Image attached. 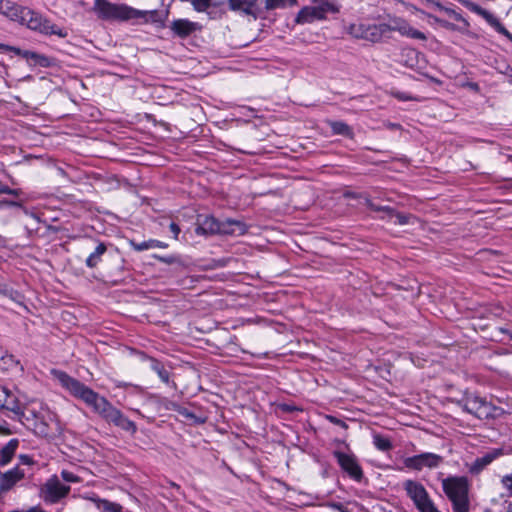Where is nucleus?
<instances>
[{"label": "nucleus", "instance_id": "obj_1", "mask_svg": "<svg viewBox=\"0 0 512 512\" xmlns=\"http://www.w3.org/2000/svg\"><path fill=\"white\" fill-rule=\"evenodd\" d=\"M57 378L61 385L73 396L81 399L91 406L106 421L113 423L127 432H135V424L125 417L118 409L112 406L104 397L90 389L79 380L69 376L65 372H58Z\"/></svg>", "mask_w": 512, "mask_h": 512}, {"label": "nucleus", "instance_id": "obj_2", "mask_svg": "<svg viewBox=\"0 0 512 512\" xmlns=\"http://www.w3.org/2000/svg\"><path fill=\"white\" fill-rule=\"evenodd\" d=\"M93 11L104 21H130L148 23L157 21V10H138L126 4L112 3L108 0H94Z\"/></svg>", "mask_w": 512, "mask_h": 512}, {"label": "nucleus", "instance_id": "obj_3", "mask_svg": "<svg viewBox=\"0 0 512 512\" xmlns=\"http://www.w3.org/2000/svg\"><path fill=\"white\" fill-rule=\"evenodd\" d=\"M442 488L451 501L454 512H469V483L466 477H447L442 480Z\"/></svg>", "mask_w": 512, "mask_h": 512}, {"label": "nucleus", "instance_id": "obj_4", "mask_svg": "<svg viewBox=\"0 0 512 512\" xmlns=\"http://www.w3.org/2000/svg\"><path fill=\"white\" fill-rule=\"evenodd\" d=\"M344 197L347 199L357 200L358 204L366 205L372 211L384 213L385 215L381 217L382 220L393 222L394 224H408L413 221V217L411 215H404L396 212L389 206L377 205L366 194L347 191L344 193Z\"/></svg>", "mask_w": 512, "mask_h": 512}, {"label": "nucleus", "instance_id": "obj_5", "mask_svg": "<svg viewBox=\"0 0 512 512\" xmlns=\"http://www.w3.org/2000/svg\"><path fill=\"white\" fill-rule=\"evenodd\" d=\"M20 23L27 25L28 28L43 33L45 35H57L60 38H66L68 31L53 24L45 19L39 13L26 8L22 11Z\"/></svg>", "mask_w": 512, "mask_h": 512}, {"label": "nucleus", "instance_id": "obj_6", "mask_svg": "<svg viewBox=\"0 0 512 512\" xmlns=\"http://www.w3.org/2000/svg\"><path fill=\"white\" fill-rule=\"evenodd\" d=\"M458 405L467 413L472 414L478 419H488L494 416L496 408L484 398L475 394H466Z\"/></svg>", "mask_w": 512, "mask_h": 512}, {"label": "nucleus", "instance_id": "obj_7", "mask_svg": "<svg viewBox=\"0 0 512 512\" xmlns=\"http://www.w3.org/2000/svg\"><path fill=\"white\" fill-rule=\"evenodd\" d=\"M403 487L420 512H439L421 483L415 480H406Z\"/></svg>", "mask_w": 512, "mask_h": 512}, {"label": "nucleus", "instance_id": "obj_8", "mask_svg": "<svg viewBox=\"0 0 512 512\" xmlns=\"http://www.w3.org/2000/svg\"><path fill=\"white\" fill-rule=\"evenodd\" d=\"M469 11L481 16L493 29L512 42V34L501 24L497 17L471 0H458Z\"/></svg>", "mask_w": 512, "mask_h": 512}, {"label": "nucleus", "instance_id": "obj_9", "mask_svg": "<svg viewBox=\"0 0 512 512\" xmlns=\"http://www.w3.org/2000/svg\"><path fill=\"white\" fill-rule=\"evenodd\" d=\"M70 492V486L61 483L56 475L50 477L41 488V497L47 503H57Z\"/></svg>", "mask_w": 512, "mask_h": 512}, {"label": "nucleus", "instance_id": "obj_10", "mask_svg": "<svg viewBox=\"0 0 512 512\" xmlns=\"http://www.w3.org/2000/svg\"><path fill=\"white\" fill-rule=\"evenodd\" d=\"M338 9L331 3H322L317 6H307L302 8L297 17L296 22L300 24L312 23L316 20L325 19L328 12L336 13Z\"/></svg>", "mask_w": 512, "mask_h": 512}, {"label": "nucleus", "instance_id": "obj_11", "mask_svg": "<svg viewBox=\"0 0 512 512\" xmlns=\"http://www.w3.org/2000/svg\"><path fill=\"white\" fill-rule=\"evenodd\" d=\"M442 461V456L426 452L405 458L404 465L408 469L421 471L423 468H437Z\"/></svg>", "mask_w": 512, "mask_h": 512}, {"label": "nucleus", "instance_id": "obj_12", "mask_svg": "<svg viewBox=\"0 0 512 512\" xmlns=\"http://www.w3.org/2000/svg\"><path fill=\"white\" fill-rule=\"evenodd\" d=\"M334 457L341 469L346 472L352 479L360 481L363 477V471L353 454H346L341 451H334Z\"/></svg>", "mask_w": 512, "mask_h": 512}, {"label": "nucleus", "instance_id": "obj_13", "mask_svg": "<svg viewBox=\"0 0 512 512\" xmlns=\"http://www.w3.org/2000/svg\"><path fill=\"white\" fill-rule=\"evenodd\" d=\"M0 50L2 52H13L15 55L26 59L31 65H37L40 67H49L51 65V60L49 57L33 51L22 50L18 47L10 46L4 43H0Z\"/></svg>", "mask_w": 512, "mask_h": 512}, {"label": "nucleus", "instance_id": "obj_14", "mask_svg": "<svg viewBox=\"0 0 512 512\" xmlns=\"http://www.w3.org/2000/svg\"><path fill=\"white\" fill-rule=\"evenodd\" d=\"M387 29L389 31H397L402 36L412 38V39H418V40H426V35L413 28L406 20L401 18H395L392 20L391 24L387 25Z\"/></svg>", "mask_w": 512, "mask_h": 512}, {"label": "nucleus", "instance_id": "obj_15", "mask_svg": "<svg viewBox=\"0 0 512 512\" xmlns=\"http://www.w3.org/2000/svg\"><path fill=\"white\" fill-rule=\"evenodd\" d=\"M162 406H164L167 410L175 411L177 413V417H180L181 420L187 424H202L206 420L204 417L197 416L186 407H183L173 401H162Z\"/></svg>", "mask_w": 512, "mask_h": 512}, {"label": "nucleus", "instance_id": "obj_16", "mask_svg": "<svg viewBox=\"0 0 512 512\" xmlns=\"http://www.w3.org/2000/svg\"><path fill=\"white\" fill-rule=\"evenodd\" d=\"M0 409L12 412L19 419L24 416L17 397L4 386H0Z\"/></svg>", "mask_w": 512, "mask_h": 512}, {"label": "nucleus", "instance_id": "obj_17", "mask_svg": "<svg viewBox=\"0 0 512 512\" xmlns=\"http://www.w3.org/2000/svg\"><path fill=\"white\" fill-rule=\"evenodd\" d=\"M170 29L174 36L186 38L201 29V25L188 19H177L171 22Z\"/></svg>", "mask_w": 512, "mask_h": 512}, {"label": "nucleus", "instance_id": "obj_18", "mask_svg": "<svg viewBox=\"0 0 512 512\" xmlns=\"http://www.w3.org/2000/svg\"><path fill=\"white\" fill-rule=\"evenodd\" d=\"M229 10L246 16H255L258 11V0H227Z\"/></svg>", "mask_w": 512, "mask_h": 512}, {"label": "nucleus", "instance_id": "obj_19", "mask_svg": "<svg viewBox=\"0 0 512 512\" xmlns=\"http://www.w3.org/2000/svg\"><path fill=\"white\" fill-rule=\"evenodd\" d=\"M25 473L19 467H14L4 473L0 474V492H7L13 488V486L22 480Z\"/></svg>", "mask_w": 512, "mask_h": 512}, {"label": "nucleus", "instance_id": "obj_20", "mask_svg": "<svg viewBox=\"0 0 512 512\" xmlns=\"http://www.w3.org/2000/svg\"><path fill=\"white\" fill-rule=\"evenodd\" d=\"M230 228H231V226H208V228H206L205 226H194L193 231L189 229L186 232V234L189 233V234H194L196 236L207 237V236L215 235V234H232V233H234V230L230 229Z\"/></svg>", "mask_w": 512, "mask_h": 512}, {"label": "nucleus", "instance_id": "obj_21", "mask_svg": "<svg viewBox=\"0 0 512 512\" xmlns=\"http://www.w3.org/2000/svg\"><path fill=\"white\" fill-rule=\"evenodd\" d=\"M19 446V440L16 438L10 439L1 449H0V467L8 465L13 459L16 450Z\"/></svg>", "mask_w": 512, "mask_h": 512}, {"label": "nucleus", "instance_id": "obj_22", "mask_svg": "<svg viewBox=\"0 0 512 512\" xmlns=\"http://www.w3.org/2000/svg\"><path fill=\"white\" fill-rule=\"evenodd\" d=\"M27 7L18 6L10 1H1L0 9L3 14L14 21H21L22 11L26 10Z\"/></svg>", "mask_w": 512, "mask_h": 512}, {"label": "nucleus", "instance_id": "obj_23", "mask_svg": "<svg viewBox=\"0 0 512 512\" xmlns=\"http://www.w3.org/2000/svg\"><path fill=\"white\" fill-rule=\"evenodd\" d=\"M328 125L331 131L335 135H341L344 137L352 138L354 133L353 129L343 121H328Z\"/></svg>", "mask_w": 512, "mask_h": 512}, {"label": "nucleus", "instance_id": "obj_24", "mask_svg": "<svg viewBox=\"0 0 512 512\" xmlns=\"http://www.w3.org/2000/svg\"><path fill=\"white\" fill-rule=\"evenodd\" d=\"M91 500L102 512H122V506L118 503L111 502L106 499H101L99 497H93Z\"/></svg>", "mask_w": 512, "mask_h": 512}, {"label": "nucleus", "instance_id": "obj_25", "mask_svg": "<svg viewBox=\"0 0 512 512\" xmlns=\"http://www.w3.org/2000/svg\"><path fill=\"white\" fill-rule=\"evenodd\" d=\"M107 247L104 243H99L95 250L87 257L85 263L89 268H95L101 261V257L106 252Z\"/></svg>", "mask_w": 512, "mask_h": 512}, {"label": "nucleus", "instance_id": "obj_26", "mask_svg": "<svg viewBox=\"0 0 512 512\" xmlns=\"http://www.w3.org/2000/svg\"><path fill=\"white\" fill-rule=\"evenodd\" d=\"M500 451H493L490 453L485 454L484 456L477 458L474 462L472 470L479 471L483 469L485 466L490 464L494 459L500 455Z\"/></svg>", "mask_w": 512, "mask_h": 512}, {"label": "nucleus", "instance_id": "obj_27", "mask_svg": "<svg viewBox=\"0 0 512 512\" xmlns=\"http://www.w3.org/2000/svg\"><path fill=\"white\" fill-rule=\"evenodd\" d=\"M387 29V25H380V26H377V25H373V26H369L367 28V31L362 34L361 36L363 38H366V39H369L371 41H376L378 40L382 33L385 32Z\"/></svg>", "mask_w": 512, "mask_h": 512}, {"label": "nucleus", "instance_id": "obj_28", "mask_svg": "<svg viewBox=\"0 0 512 512\" xmlns=\"http://www.w3.org/2000/svg\"><path fill=\"white\" fill-rule=\"evenodd\" d=\"M193 224H221L217 219L213 216L209 215H197L196 221ZM223 224H241L238 220L227 219Z\"/></svg>", "mask_w": 512, "mask_h": 512}, {"label": "nucleus", "instance_id": "obj_29", "mask_svg": "<svg viewBox=\"0 0 512 512\" xmlns=\"http://www.w3.org/2000/svg\"><path fill=\"white\" fill-rule=\"evenodd\" d=\"M297 0H265V8L267 10L282 9L287 6H293Z\"/></svg>", "mask_w": 512, "mask_h": 512}, {"label": "nucleus", "instance_id": "obj_30", "mask_svg": "<svg viewBox=\"0 0 512 512\" xmlns=\"http://www.w3.org/2000/svg\"><path fill=\"white\" fill-rule=\"evenodd\" d=\"M373 443L377 449L381 451H388L392 448V444L388 438H385L379 434L374 435Z\"/></svg>", "mask_w": 512, "mask_h": 512}, {"label": "nucleus", "instance_id": "obj_31", "mask_svg": "<svg viewBox=\"0 0 512 512\" xmlns=\"http://www.w3.org/2000/svg\"><path fill=\"white\" fill-rule=\"evenodd\" d=\"M440 11L445 12L447 15L452 17L454 20L461 22L466 28L470 26L469 22L457 11L452 8L443 6V9H439Z\"/></svg>", "mask_w": 512, "mask_h": 512}, {"label": "nucleus", "instance_id": "obj_32", "mask_svg": "<svg viewBox=\"0 0 512 512\" xmlns=\"http://www.w3.org/2000/svg\"><path fill=\"white\" fill-rule=\"evenodd\" d=\"M161 379H162V384H165L167 387V390H168L167 393L171 396H174L175 392L177 391V387H176L174 380L170 381V376H169L168 372L162 370Z\"/></svg>", "mask_w": 512, "mask_h": 512}, {"label": "nucleus", "instance_id": "obj_33", "mask_svg": "<svg viewBox=\"0 0 512 512\" xmlns=\"http://www.w3.org/2000/svg\"><path fill=\"white\" fill-rule=\"evenodd\" d=\"M162 263H167L168 265H173V270L176 272H182L184 270L183 263L176 257H162Z\"/></svg>", "mask_w": 512, "mask_h": 512}, {"label": "nucleus", "instance_id": "obj_34", "mask_svg": "<svg viewBox=\"0 0 512 512\" xmlns=\"http://www.w3.org/2000/svg\"><path fill=\"white\" fill-rule=\"evenodd\" d=\"M61 477L65 482H68V483L80 482V477L68 470H62Z\"/></svg>", "mask_w": 512, "mask_h": 512}, {"label": "nucleus", "instance_id": "obj_35", "mask_svg": "<svg viewBox=\"0 0 512 512\" xmlns=\"http://www.w3.org/2000/svg\"><path fill=\"white\" fill-rule=\"evenodd\" d=\"M391 95L400 100V101H410V100H413L414 98L412 96H410L408 93L406 92H402V91H399V90H391Z\"/></svg>", "mask_w": 512, "mask_h": 512}, {"label": "nucleus", "instance_id": "obj_36", "mask_svg": "<svg viewBox=\"0 0 512 512\" xmlns=\"http://www.w3.org/2000/svg\"><path fill=\"white\" fill-rule=\"evenodd\" d=\"M0 194H9L13 196H18L20 194V190L11 189L7 185H3L0 183Z\"/></svg>", "mask_w": 512, "mask_h": 512}, {"label": "nucleus", "instance_id": "obj_37", "mask_svg": "<svg viewBox=\"0 0 512 512\" xmlns=\"http://www.w3.org/2000/svg\"><path fill=\"white\" fill-rule=\"evenodd\" d=\"M501 482L503 486L510 492V495H512V472L503 476Z\"/></svg>", "mask_w": 512, "mask_h": 512}, {"label": "nucleus", "instance_id": "obj_38", "mask_svg": "<svg viewBox=\"0 0 512 512\" xmlns=\"http://www.w3.org/2000/svg\"><path fill=\"white\" fill-rule=\"evenodd\" d=\"M435 22L439 23L442 27L449 29V30H455L456 26L446 20L439 19L437 17H434Z\"/></svg>", "mask_w": 512, "mask_h": 512}, {"label": "nucleus", "instance_id": "obj_39", "mask_svg": "<svg viewBox=\"0 0 512 512\" xmlns=\"http://www.w3.org/2000/svg\"><path fill=\"white\" fill-rule=\"evenodd\" d=\"M327 419H328L331 423H333V424H335V425H338V426H340V427H342V428H344V429H346V428H347V424H346L343 420H341V419H339V418H337V417H335V416H331V415H329V416H327Z\"/></svg>", "mask_w": 512, "mask_h": 512}, {"label": "nucleus", "instance_id": "obj_40", "mask_svg": "<svg viewBox=\"0 0 512 512\" xmlns=\"http://www.w3.org/2000/svg\"><path fill=\"white\" fill-rule=\"evenodd\" d=\"M423 2H425L428 6H432L436 9H443V5L437 1V0H422Z\"/></svg>", "mask_w": 512, "mask_h": 512}, {"label": "nucleus", "instance_id": "obj_41", "mask_svg": "<svg viewBox=\"0 0 512 512\" xmlns=\"http://www.w3.org/2000/svg\"><path fill=\"white\" fill-rule=\"evenodd\" d=\"M19 460H20V463L24 464V465H31L33 463L32 458L25 454L20 455Z\"/></svg>", "mask_w": 512, "mask_h": 512}, {"label": "nucleus", "instance_id": "obj_42", "mask_svg": "<svg viewBox=\"0 0 512 512\" xmlns=\"http://www.w3.org/2000/svg\"><path fill=\"white\" fill-rule=\"evenodd\" d=\"M132 245L138 251H143V250H146V249H148L150 247L147 242H141V243H138V244L132 242Z\"/></svg>", "mask_w": 512, "mask_h": 512}, {"label": "nucleus", "instance_id": "obj_43", "mask_svg": "<svg viewBox=\"0 0 512 512\" xmlns=\"http://www.w3.org/2000/svg\"><path fill=\"white\" fill-rule=\"evenodd\" d=\"M330 507L332 509L338 510L339 512H342L345 506L342 503L339 502H333L330 504Z\"/></svg>", "mask_w": 512, "mask_h": 512}, {"label": "nucleus", "instance_id": "obj_44", "mask_svg": "<svg viewBox=\"0 0 512 512\" xmlns=\"http://www.w3.org/2000/svg\"><path fill=\"white\" fill-rule=\"evenodd\" d=\"M170 232L173 234L175 238H177L178 234L180 233V226H169Z\"/></svg>", "mask_w": 512, "mask_h": 512}, {"label": "nucleus", "instance_id": "obj_45", "mask_svg": "<svg viewBox=\"0 0 512 512\" xmlns=\"http://www.w3.org/2000/svg\"><path fill=\"white\" fill-rule=\"evenodd\" d=\"M24 512H45V511L43 509H41L40 507L35 506V507H31L30 509H28L27 511H24Z\"/></svg>", "mask_w": 512, "mask_h": 512}, {"label": "nucleus", "instance_id": "obj_46", "mask_svg": "<svg viewBox=\"0 0 512 512\" xmlns=\"http://www.w3.org/2000/svg\"><path fill=\"white\" fill-rule=\"evenodd\" d=\"M3 203L9 206H20V204L16 201H4Z\"/></svg>", "mask_w": 512, "mask_h": 512}, {"label": "nucleus", "instance_id": "obj_47", "mask_svg": "<svg viewBox=\"0 0 512 512\" xmlns=\"http://www.w3.org/2000/svg\"><path fill=\"white\" fill-rule=\"evenodd\" d=\"M46 227H47V229H48L49 231H52V232H54V233H55V232H57V231L59 230L57 226L49 225V226H46Z\"/></svg>", "mask_w": 512, "mask_h": 512}, {"label": "nucleus", "instance_id": "obj_48", "mask_svg": "<svg viewBox=\"0 0 512 512\" xmlns=\"http://www.w3.org/2000/svg\"><path fill=\"white\" fill-rule=\"evenodd\" d=\"M500 331H501L502 333H506V334H508L509 338L512 340V332L508 331V330H507V329H505V328H501V329H500Z\"/></svg>", "mask_w": 512, "mask_h": 512}, {"label": "nucleus", "instance_id": "obj_49", "mask_svg": "<svg viewBox=\"0 0 512 512\" xmlns=\"http://www.w3.org/2000/svg\"><path fill=\"white\" fill-rule=\"evenodd\" d=\"M315 3L317 4H322V3H329L328 1L326 0H313Z\"/></svg>", "mask_w": 512, "mask_h": 512}, {"label": "nucleus", "instance_id": "obj_50", "mask_svg": "<svg viewBox=\"0 0 512 512\" xmlns=\"http://www.w3.org/2000/svg\"><path fill=\"white\" fill-rule=\"evenodd\" d=\"M507 512H512V502L509 504Z\"/></svg>", "mask_w": 512, "mask_h": 512}, {"label": "nucleus", "instance_id": "obj_51", "mask_svg": "<svg viewBox=\"0 0 512 512\" xmlns=\"http://www.w3.org/2000/svg\"><path fill=\"white\" fill-rule=\"evenodd\" d=\"M243 227H244V226H239V228H240V233H241V234H242V233H244V232L246 231L245 229H243Z\"/></svg>", "mask_w": 512, "mask_h": 512}, {"label": "nucleus", "instance_id": "obj_52", "mask_svg": "<svg viewBox=\"0 0 512 512\" xmlns=\"http://www.w3.org/2000/svg\"><path fill=\"white\" fill-rule=\"evenodd\" d=\"M342 512H350V511L348 510L347 507H345Z\"/></svg>", "mask_w": 512, "mask_h": 512}, {"label": "nucleus", "instance_id": "obj_53", "mask_svg": "<svg viewBox=\"0 0 512 512\" xmlns=\"http://www.w3.org/2000/svg\"><path fill=\"white\" fill-rule=\"evenodd\" d=\"M485 512H491V510H486Z\"/></svg>", "mask_w": 512, "mask_h": 512}]
</instances>
